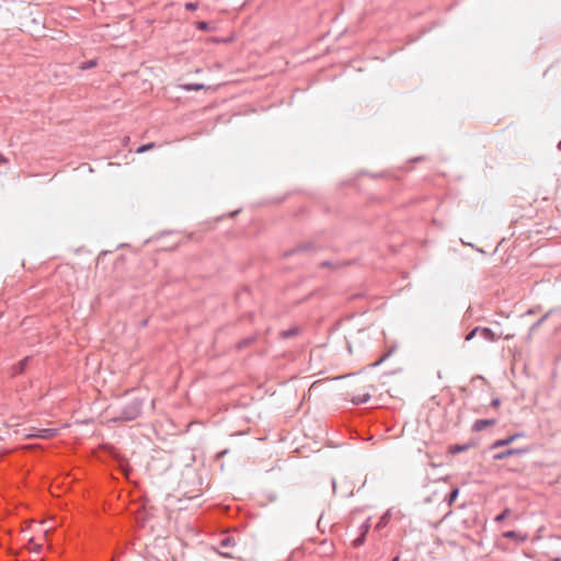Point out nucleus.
Listing matches in <instances>:
<instances>
[{
	"mask_svg": "<svg viewBox=\"0 0 561 561\" xmlns=\"http://www.w3.org/2000/svg\"><path fill=\"white\" fill-rule=\"evenodd\" d=\"M250 343H251L250 339L243 340L242 342L239 343V348H242V347L249 345Z\"/></svg>",
	"mask_w": 561,
	"mask_h": 561,
	"instance_id": "nucleus-25",
	"label": "nucleus"
},
{
	"mask_svg": "<svg viewBox=\"0 0 561 561\" xmlns=\"http://www.w3.org/2000/svg\"><path fill=\"white\" fill-rule=\"evenodd\" d=\"M95 66H96V61L95 60H89V61L82 62L80 68L85 70V69H91V68H93Z\"/></svg>",
	"mask_w": 561,
	"mask_h": 561,
	"instance_id": "nucleus-17",
	"label": "nucleus"
},
{
	"mask_svg": "<svg viewBox=\"0 0 561 561\" xmlns=\"http://www.w3.org/2000/svg\"><path fill=\"white\" fill-rule=\"evenodd\" d=\"M27 359L28 358H24L22 362H20L19 368L16 369V373H19V374L23 373Z\"/></svg>",
	"mask_w": 561,
	"mask_h": 561,
	"instance_id": "nucleus-22",
	"label": "nucleus"
},
{
	"mask_svg": "<svg viewBox=\"0 0 561 561\" xmlns=\"http://www.w3.org/2000/svg\"><path fill=\"white\" fill-rule=\"evenodd\" d=\"M495 419H481L477 420L472 425V431L474 432H481L485 430L489 426H492L495 424Z\"/></svg>",
	"mask_w": 561,
	"mask_h": 561,
	"instance_id": "nucleus-7",
	"label": "nucleus"
},
{
	"mask_svg": "<svg viewBox=\"0 0 561 561\" xmlns=\"http://www.w3.org/2000/svg\"><path fill=\"white\" fill-rule=\"evenodd\" d=\"M391 354V351H389L386 355H383L378 362L374 364V366H378L381 362H383L386 358H388Z\"/></svg>",
	"mask_w": 561,
	"mask_h": 561,
	"instance_id": "nucleus-23",
	"label": "nucleus"
},
{
	"mask_svg": "<svg viewBox=\"0 0 561 561\" xmlns=\"http://www.w3.org/2000/svg\"><path fill=\"white\" fill-rule=\"evenodd\" d=\"M300 328L299 327H293L288 330H283L279 335L282 339H290V337H294L296 335H298L300 333Z\"/></svg>",
	"mask_w": 561,
	"mask_h": 561,
	"instance_id": "nucleus-9",
	"label": "nucleus"
},
{
	"mask_svg": "<svg viewBox=\"0 0 561 561\" xmlns=\"http://www.w3.org/2000/svg\"><path fill=\"white\" fill-rule=\"evenodd\" d=\"M198 8V3L197 2H187L185 3V9L187 11H194Z\"/></svg>",
	"mask_w": 561,
	"mask_h": 561,
	"instance_id": "nucleus-18",
	"label": "nucleus"
},
{
	"mask_svg": "<svg viewBox=\"0 0 561 561\" xmlns=\"http://www.w3.org/2000/svg\"><path fill=\"white\" fill-rule=\"evenodd\" d=\"M44 433L45 435H43V437H48L53 433V430H44Z\"/></svg>",
	"mask_w": 561,
	"mask_h": 561,
	"instance_id": "nucleus-26",
	"label": "nucleus"
},
{
	"mask_svg": "<svg viewBox=\"0 0 561 561\" xmlns=\"http://www.w3.org/2000/svg\"><path fill=\"white\" fill-rule=\"evenodd\" d=\"M503 538L512 539L517 543L525 542L528 539L527 534H522L515 530H507L502 534Z\"/></svg>",
	"mask_w": 561,
	"mask_h": 561,
	"instance_id": "nucleus-6",
	"label": "nucleus"
},
{
	"mask_svg": "<svg viewBox=\"0 0 561 561\" xmlns=\"http://www.w3.org/2000/svg\"><path fill=\"white\" fill-rule=\"evenodd\" d=\"M236 546V539L233 536L224 535L219 540L220 556L225 558H232V554L229 552L230 548Z\"/></svg>",
	"mask_w": 561,
	"mask_h": 561,
	"instance_id": "nucleus-2",
	"label": "nucleus"
},
{
	"mask_svg": "<svg viewBox=\"0 0 561 561\" xmlns=\"http://www.w3.org/2000/svg\"><path fill=\"white\" fill-rule=\"evenodd\" d=\"M197 27H198V30H202V31H207L209 28L208 23L205 21L198 22Z\"/></svg>",
	"mask_w": 561,
	"mask_h": 561,
	"instance_id": "nucleus-21",
	"label": "nucleus"
},
{
	"mask_svg": "<svg viewBox=\"0 0 561 561\" xmlns=\"http://www.w3.org/2000/svg\"><path fill=\"white\" fill-rule=\"evenodd\" d=\"M523 433H515L513 435H510L503 439H497L491 445V449H497L500 447H505L511 445L513 442H515L517 438L523 437Z\"/></svg>",
	"mask_w": 561,
	"mask_h": 561,
	"instance_id": "nucleus-5",
	"label": "nucleus"
},
{
	"mask_svg": "<svg viewBox=\"0 0 561 561\" xmlns=\"http://www.w3.org/2000/svg\"><path fill=\"white\" fill-rule=\"evenodd\" d=\"M141 409L142 401L140 399H133L130 402H128L126 405L122 408L119 415L116 417V420L134 421L140 415Z\"/></svg>",
	"mask_w": 561,
	"mask_h": 561,
	"instance_id": "nucleus-1",
	"label": "nucleus"
},
{
	"mask_svg": "<svg viewBox=\"0 0 561 561\" xmlns=\"http://www.w3.org/2000/svg\"><path fill=\"white\" fill-rule=\"evenodd\" d=\"M478 333H480V327L472 329L465 337L466 341H471Z\"/></svg>",
	"mask_w": 561,
	"mask_h": 561,
	"instance_id": "nucleus-16",
	"label": "nucleus"
},
{
	"mask_svg": "<svg viewBox=\"0 0 561 561\" xmlns=\"http://www.w3.org/2000/svg\"><path fill=\"white\" fill-rule=\"evenodd\" d=\"M204 88L203 84H188L186 85V89L188 91H198V90H202Z\"/></svg>",
	"mask_w": 561,
	"mask_h": 561,
	"instance_id": "nucleus-19",
	"label": "nucleus"
},
{
	"mask_svg": "<svg viewBox=\"0 0 561 561\" xmlns=\"http://www.w3.org/2000/svg\"><path fill=\"white\" fill-rule=\"evenodd\" d=\"M468 449V445H454L450 447V451L456 453H462Z\"/></svg>",
	"mask_w": 561,
	"mask_h": 561,
	"instance_id": "nucleus-15",
	"label": "nucleus"
},
{
	"mask_svg": "<svg viewBox=\"0 0 561 561\" xmlns=\"http://www.w3.org/2000/svg\"><path fill=\"white\" fill-rule=\"evenodd\" d=\"M512 514V510L506 507L503 510L502 513H500L499 515L495 516L494 518V522L495 523H502L503 520H505L506 518H508Z\"/></svg>",
	"mask_w": 561,
	"mask_h": 561,
	"instance_id": "nucleus-10",
	"label": "nucleus"
},
{
	"mask_svg": "<svg viewBox=\"0 0 561 561\" xmlns=\"http://www.w3.org/2000/svg\"><path fill=\"white\" fill-rule=\"evenodd\" d=\"M156 147V144L154 142H149V144H146V145H142L140 146L139 148H137L136 152L137 153H142V152H146L152 148Z\"/></svg>",
	"mask_w": 561,
	"mask_h": 561,
	"instance_id": "nucleus-14",
	"label": "nucleus"
},
{
	"mask_svg": "<svg viewBox=\"0 0 561 561\" xmlns=\"http://www.w3.org/2000/svg\"><path fill=\"white\" fill-rule=\"evenodd\" d=\"M390 513L389 512H386L381 517L380 519L378 520L377 525H376V528L377 529H382L390 520Z\"/></svg>",
	"mask_w": 561,
	"mask_h": 561,
	"instance_id": "nucleus-11",
	"label": "nucleus"
},
{
	"mask_svg": "<svg viewBox=\"0 0 561 561\" xmlns=\"http://www.w3.org/2000/svg\"><path fill=\"white\" fill-rule=\"evenodd\" d=\"M500 404H501V401H500V399H497V398H495V399H493V400L491 401V407H493V408H499V407H500Z\"/></svg>",
	"mask_w": 561,
	"mask_h": 561,
	"instance_id": "nucleus-24",
	"label": "nucleus"
},
{
	"mask_svg": "<svg viewBox=\"0 0 561 561\" xmlns=\"http://www.w3.org/2000/svg\"><path fill=\"white\" fill-rule=\"evenodd\" d=\"M400 560V557L399 556H396L392 561H399Z\"/></svg>",
	"mask_w": 561,
	"mask_h": 561,
	"instance_id": "nucleus-27",
	"label": "nucleus"
},
{
	"mask_svg": "<svg viewBox=\"0 0 561 561\" xmlns=\"http://www.w3.org/2000/svg\"><path fill=\"white\" fill-rule=\"evenodd\" d=\"M558 149L561 150V140L558 144Z\"/></svg>",
	"mask_w": 561,
	"mask_h": 561,
	"instance_id": "nucleus-28",
	"label": "nucleus"
},
{
	"mask_svg": "<svg viewBox=\"0 0 561 561\" xmlns=\"http://www.w3.org/2000/svg\"><path fill=\"white\" fill-rule=\"evenodd\" d=\"M551 312V310L546 312L537 322L533 324L531 330H536L537 328H539L549 318Z\"/></svg>",
	"mask_w": 561,
	"mask_h": 561,
	"instance_id": "nucleus-12",
	"label": "nucleus"
},
{
	"mask_svg": "<svg viewBox=\"0 0 561 561\" xmlns=\"http://www.w3.org/2000/svg\"><path fill=\"white\" fill-rule=\"evenodd\" d=\"M529 448H508L506 450L496 453L493 455V460H503L514 455H522L529 453Z\"/></svg>",
	"mask_w": 561,
	"mask_h": 561,
	"instance_id": "nucleus-3",
	"label": "nucleus"
},
{
	"mask_svg": "<svg viewBox=\"0 0 561 561\" xmlns=\"http://www.w3.org/2000/svg\"><path fill=\"white\" fill-rule=\"evenodd\" d=\"M369 529H370V519L368 518L359 527V536L353 540V547L354 548H358V547H360L365 542L366 535L368 534Z\"/></svg>",
	"mask_w": 561,
	"mask_h": 561,
	"instance_id": "nucleus-4",
	"label": "nucleus"
},
{
	"mask_svg": "<svg viewBox=\"0 0 561 561\" xmlns=\"http://www.w3.org/2000/svg\"><path fill=\"white\" fill-rule=\"evenodd\" d=\"M481 337L489 342H495L497 340V336L490 328H481L480 327V333Z\"/></svg>",
	"mask_w": 561,
	"mask_h": 561,
	"instance_id": "nucleus-8",
	"label": "nucleus"
},
{
	"mask_svg": "<svg viewBox=\"0 0 561 561\" xmlns=\"http://www.w3.org/2000/svg\"><path fill=\"white\" fill-rule=\"evenodd\" d=\"M458 493H459V490H458V489H453V490L450 491V493H449V494H448V496L446 497V501H447L448 505H451V504L455 502V500H456V499H457V496H458Z\"/></svg>",
	"mask_w": 561,
	"mask_h": 561,
	"instance_id": "nucleus-13",
	"label": "nucleus"
},
{
	"mask_svg": "<svg viewBox=\"0 0 561 561\" xmlns=\"http://www.w3.org/2000/svg\"><path fill=\"white\" fill-rule=\"evenodd\" d=\"M369 400V396L365 394L362 398L354 399L353 402L356 404L366 403Z\"/></svg>",
	"mask_w": 561,
	"mask_h": 561,
	"instance_id": "nucleus-20",
	"label": "nucleus"
}]
</instances>
